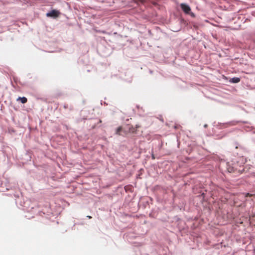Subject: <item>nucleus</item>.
Here are the masks:
<instances>
[{
	"instance_id": "nucleus-1",
	"label": "nucleus",
	"mask_w": 255,
	"mask_h": 255,
	"mask_svg": "<svg viewBox=\"0 0 255 255\" xmlns=\"http://www.w3.org/2000/svg\"><path fill=\"white\" fill-rule=\"evenodd\" d=\"M60 15V12L57 10L53 9L50 11L49 12L46 13V16L47 17H51L53 18L58 17Z\"/></svg>"
},
{
	"instance_id": "nucleus-2",
	"label": "nucleus",
	"mask_w": 255,
	"mask_h": 255,
	"mask_svg": "<svg viewBox=\"0 0 255 255\" xmlns=\"http://www.w3.org/2000/svg\"><path fill=\"white\" fill-rule=\"evenodd\" d=\"M180 6L182 10L186 13L188 14L191 11L190 6L186 4L181 3Z\"/></svg>"
},
{
	"instance_id": "nucleus-3",
	"label": "nucleus",
	"mask_w": 255,
	"mask_h": 255,
	"mask_svg": "<svg viewBox=\"0 0 255 255\" xmlns=\"http://www.w3.org/2000/svg\"><path fill=\"white\" fill-rule=\"evenodd\" d=\"M17 100L20 101L23 104L26 103L27 101V100L25 97H19Z\"/></svg>"
},
{
	"instance_id": "nucleus-4",
	"label": "nucleus",
	"mask_w": 255,
	"mask_h": 255,
	"mask_svg": "<svg viewBox=\"0 0 255 255\" xmlns=\"http://www.w3.org/2000/svg\"><path fill=\"white\" fill-rule=\"evenodd\" d=\"M230 81L234 83H239L240 81V79L238 77L233 78Z\"/></svg>"
},
{
	"instance_id": "nucleus-5",
	"label": "nucleus",
	"mask_w": 255,
	"mask_h": 255,
	"mask_svg": "<svg viewBox=\"0 0 255 255\" xmlns=\"http://www.w3.org/2000/svg\"><path fill=\"white\" fill-rule=\"evenodd\" d=\"M122 127H119V128L117 129V130H116V133L117 134H118V135H121L120 132H121V131H122Z\"/></svg>"
},
{
	"instance_id": "nucleus-6",
	"label": "nucleus",
	"mask_w": 255,
	"mask_h": 255,
	"mask_svg": "<svg viewBox=\"0 0 255 255\" xmlns=\"http://www.w3.org/2000/svg\"><path fill=\"white\" fill-rule=\"evenodd\" d=\"M253 195V194H250V193H247L246 195V197H251Z\"/></svg>"
},
{
	"instance_id": "nucleus-7",
	"label": "nucleus",
	"mask_w": 255,
	"mask_h": 255,
	"mask_svg": "<svg viewBox=\"0 0 255 255\" xmlns=\"http://www.w3.org/2000/svg\"><path fill=\"white\" fill-rule=\"evenodd\" d=\"M130 131L132 132H134L135 131V129L134 128H132L131 129H130Z\"/></svg>"
},
{
	"instance_id": "nucleus-8",
	"label": "nucleus",
	"mask_w": 255,
	"mask_h": 255,
	"mask_svg": "<svg viewBox=\"0 0 255 255\" xmlns=\"http://www.w3.org/2000/svg\"><path fill=\"white\" fill-rule=\"evenodd\" d=\"M151 157H152V159H155V157L154 155L153 154H152Z\"/></svg>"
},
{
	"instance_id": "nucleus-9",
	"label": "nucleus",
	"mask_w": 255,
	"mask_h": 255,
	"mask_svg": "<svg viewBox=\"0 0 255 255\" xmlns=\"http://www.w3.org/2000/svg\"><path fill=\"white\" fill-rule=\"evenodd\" d=\"M87 217L90 219L92 218V217L91 216H87Z\"/></svg>"
},
{
	"instance_id": "nucleus-10",
	"label": "nucleus",
	"mask_w": 255,
	"mask_h": 255,
	"mask_svg": "<svg viewBox=\"0 0 255 255\" xmlns=\"http://www.w3.org/2000/svg\"><path fill=\"white\" fill-rule=\"evenodd\" d=\"M179 126H175L174 127V128H179Z\"/></svg>"
},
{
	"instance_id": "nucleus-11",
	"label": "nucleus",
	"mask_w": 255,
	"mask_h": 255,
	"mask_svg": "<svg viewBox=\"0 0 255 255\" xmlns=\"http://www.w3.org/2000/svg\"><path fill=\"white\" fill-rule=\"evenodd\" d=\"M207 127H208V125L207 124H205L204 126V127L205 128H207Z\"/></svg>"
},
{
	"instance_id": "nucleus-12",
	"label": "nucleus",
	"mask_w": 255,
	"mask_h": 255,
	"mask_svg": "<svg viewBox=\"0 0 255 255\" xmlns=\"http://www.w3.org/2000/svg\"><path fill=\"white\" fill-rule=\"evenodd\" d=\"M141 3H143L144 2V0H140Z\"/></svg>"
},
{
	"instance_id": "nucleus-13",
	"label": "nucleus",
	"mask_w": 255,
	"mask_h": 255,
	"mask_svg": "<svg viewBox=\"0 0 255 255\" xmlns=\"http://www.w3.org/2000/svg\"><path fill=\"white\" fill-rule=\"evenodd\" d=\"M139 128V126L138 125H136V128Z\"/></svg>"
}]
</instances>
